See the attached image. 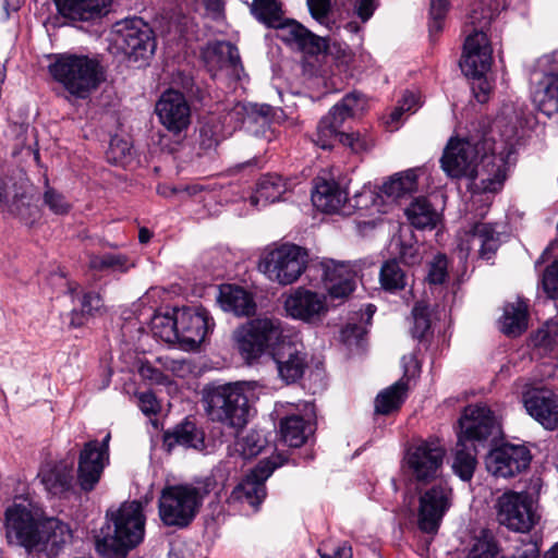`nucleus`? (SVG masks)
Here are the masks:
<instances>
[{"label": "nucleus", "instance_id": "nucleus-30", "mask_svg": "<svg viewBox=\"0 0 558 558\" xmlns=\"http://www.w3.org/2000/svg\"><path fill=\"white\" fill-rule=\"evenodd\" d=\"M536 109L547 117L558 113V73H548L537 83L532 94Z\"/></svg>", "mask_w": 558, "mask_h": 558}, {"label": "nucleus", "instance_id": "nucleus-27", "mask_svg": "<svg viewBox=\"0 0 558 558\" xmlns=\"http://www.w3.org/2000/svg\"><path fill=\"white\" fill-rule=\"evenodd\" d=\"M40 546L36 551H44L49 557L58 555L72 538L69 525L57 518L43 519Z\"/></svg>", "mask_w": 558, "mask_h": 558}, {"label": "nucleus", "instance_id": "nucleus-16", "mask_svg": "<svg viewBox=\"0 0 558 558\" xmlns=\"http://www.w3.org/2000/svg\"><path fill=\"white\" fill-rule=\"evenodd\" d=\"M281 464L279 456L259 461L255 469L233 488L230 499L257 509L266 497V480Z\"/></svg>", "mask_w": 558, "mask_h": 558}, {"label": "nucleus", "instance_id": "nucleus-19", "mask_svg": "<svg viewBox=\"0 0 558 558\" xmlns=\"http://www.w3.org/2000/svg\"><path fill=\"white\" fill-rule=\"evenodd\" d=\"M98 448V440L93 439L84 444L78 454L77 484L86 493L95 488L109 464V453Z\"/></svg>", "mask_w": 558, "mask_h": 558}, {"label": "nucleus", "instance_id": "nucleus-54", "mask_svg": "<svg viewBox=\"0 0 558 558\" xmlns=\"http://www.w3.org/2000/svg\"><path fill=\"white\" fill-rule=\"evenodd\" d=\"M412 335L416 339H422L430 328L428 307L424 303H416L412 310Z\"/></svg>", "mask_w": 558, "mask_h": 558}, {"label": "nucleus", "instance_id": "nucleus-44", "mask_svg": "<svg viewBox=\"0 0 558 558\" xmlns=\"http://www.w3.org/2000/svg\"><path fill=\"white\" fill-rule=\"evenodd\" d=\"M408 277L396 259L385 262L380 267L379 282L381 288L390 293H396L405 288Z\"/></svg>", "mask_w": 558, "mask_h": 558}, {"label": "nucleus", "instance_id": "nucleus-42", "mask_svg": "<svg viewBox=\"0 0 558 558\" xmlns=\"http://www.w3.org/2000/svg\"><path fill=\"white\" fill-rule=\"evenodd\" d=\"M289 40L295 44L296 48L307 54H317L325 48V40L310 32L303 25L292 22L288 25Z\"/></svg>", "mask_w": 558, "mask_h": 558}, {"label": "nucleus", "instance_id": "nucleus-31", "mask_svg": "<svg viewBox=\"0 0 558 558\" xmlns=\"http://www.w3.org/2000/svg\"><path fill=\"white\" fill-rule=\"evenodd\" d=\"M218 301L225 311L233 312L238 316H250L255 313L256 305L252 295L241 287H221Z\"/></svg>", "mask_w": 558, "mask_h": 558}, {"label": "nucleus", "instance_id": "nucleus-34", "mask_svg": "<svg viewBox=\"0 0 558 558\" xmlns=\"http://www.w3.org/2000/svg\"><path fill=\"white\" fill-rule=\"evenodd\" d=\"M486 1L487 0H478L472 4L466 17V27H470V29H468L470 33L466 36L464 44L470 38L483 36L486 45L490 46L485 31L489 27L495 16V12L497 11V7L493 9Z\"/></svg>", "mask_w": 558, "mask_h": 558}, {"label": "nucleus", "instance_id": "nucleus-1", "mask_svg": "<svg viewBox=\"0 0 558 558\" xmlns=\"http://www.w3.org/2000/svg\"><path fill=\"white\" fill-rule=\"evenodd\" d=\"M523 107L519 102L504 106L494 123L499 143L488 137L477 142L450 138L440 158L445 173L451 179L466 178L477 192L499 191L507 177V159L519 140V129L527 122Z\"/></svg>", "mask_w": 558, "mask_h": 558}, {"label": "nucleus", "instance_id": "nucleus-15", "mask_svg": "<svg viewBox=\"0 0 558 558\" xmlns=\"http://www.w3.org/2000/svg\"><path fill=\"white\" fill-rule=\"evenodd\" d=\"M532 454L526 446L504 442L486 457L487 471L495 477L511 478L526 470Z\"/></svg>", "mask_w": 558, "mask_h": 558}, {"label": "nucleus", "instance_id": "nucleus-59", "mask_svg": "<svg viewBox=\"0 0 558 558\" xmlns=\"http://www.w3.org/2000/svg\"><path fill=\"white\" fill-rule=\"evenodd\" d=\"M158 362L162 364L165 369L171 372L174 376L185 378L192 373V365L185 360H174L170 357H159Z\"/></svg>", "mask_w": 558, "mask_h": 558}, {"label": "nucleus", "instance_id": "nucleus-7", "mask_svg": "<svg viewBox=\"0 0 558 558\" xmlns=\"http://www.w3.org/2000/svg\"><path fill=\"white\" fill-rule=\"evenodd\" d=\"M111 36L116 48L131 63L146 64L156 51L155 33L142 17L117 21L111 27Z\"/></svg>", "mask_w": 558, "mask_h": 558}, {"label": "nucleus", "instance_id": "nucleus-33", "mask_svg": "<svg viewBox=\"0 0 558 558\" xmlns=\"http://www.w3.org/2000/svg\"><path fill=\"white\" fill-rule=\"evenodd\" d=\"M233 339L241 357L250 365L266 353L251 320L234 331Z\"/></svg>", "mask_w": 558, "mask_h": 558}, {"label": "nucleus", "instance_id": "nucleus-5", "mask_svg": "<svg viewBox=\"0 0 558 558\" xmlns=\"http://www.w3.org/2000/svg\"><path fill=\"white\" fill-rule=\"evenodd\" d=\"M48 72L71 97L82 100L87 99L105 81L99 60L86 54H56L48 65Z\"/></svg>", "mask_w": 558, "mask_h": 558}, {"label": "nucleus", "instance_id": "nucleus-56", "mask_svg": "<svg viewBox=\"0 0 558 558\" xmlns=\"http://www.w3.org/2000/svg\"><path fill=\"white\" fill-rule=\"evenodd\" d=\"M448 278V259L445 255L438 254L429 264L427 281L430 284H442Z\"/></svg>", "mask_w": 558, "mask_h": 558}, {"label": "nucleus", "instance_id": "nucleus-53", "mask_svg": "<svg viewBox=\"0 0 558 558\" xmlns=\"http://www.w3.org/2000/svg\"><path fill=\"white\" fill-rule=\"evenodd\" d=\"M267 445V439L259 430H250L239 442L244 458H253L259 454Z\"/></svg>", "mask_w": 558, "mask_h": 558}, {"label": "nucleus", "instance_id": "nucleus-6", "mask_svg": "<svg viewBox=\"0 0 558 558\" xmlns=\"http://www.w3.org/2000/svg\"><path fill=\"white\" fill-rule=\"evenodd\" d=\"M361 95L356 92L347 94L324 116L316 129L314 143L323 149H330L337 142L348 146L354 153L368 150L373 146L372 140L360 133L341 132L343 122L354 114Z\"/></svg>", "mask_w": 558, "mask_h": 558}, {"label": "nucleus", "instance_id": "nucleus-49", "mask_svg": "<svg viewBox=\"0 0 558 558\" xmlns=\"http://www.w3.org/2000/svg\"><path fill=\"white\" fill-rule=\"evenodd\" d=\"M272 116V107L269 105H257V104H242L238 102L233 106L231 111L229 112V117L231 119H236L238 121L244 122L246 119L258 122V119H262L263 122L269 121Z\"/></svg>", "mask_w": 558, "mask_h": 558}, {"label": "nucleus", "instance_id": "nucleus-3", "mask_svg": "<svg viewBox=\"0 0 558 558\" xmlns=\"http://www.w3.org/2000/svg\"><path fill=\"white\" fill-rule=\"evenodd\" d=\"M107 517H110L111 524L107 526V534L96 538V550L104 558H125L128 551L144 539L143 506L137 500L123 502Z\"/></svg>", "mask_w": 558, "mask_h": 558}, {"label": "nucleus", "instance_id": "nucleus-14", "mask_svg": "<svg viewBox=\"0 0 558 558\" xmlns=\"http://www.w3.org/2000/svg\"><path fill=\"white\" fill-rule=\"evenodd\" d=\"M537 519L534 502L527 493L507 492L497 500V520L509 530L526 533Z\"/></svg>", "mask_w": 558, "mask_h": 558}, {"label": "nucleus", "instance_id": "nucleus-58", "mask_svg": "<svg viewBox=\"0 0 558 558\" xmlns=\"http://www.w3.org/2000/svg\"><path fill=\"white\" fill-rule=\"evenodd\" d=\"M138 374L150 385L168 386L172 383L168 375L149 363H143L138 368Z\"/></svg>", "mask_w": 558, "mask_h": 558}, {"label": "nucleus", "instance_id": "nucleus-36", "mask_svg": "<svg viewBox=\"0 0 558 558\" xmlns=\"http://www.w3.org/2000/svg\"><path fill=\"white\" fill-rule=\"evenodd\" d=\"M408 389V380L401 378L381 390L374 401L375 412L381 415H389L399 411L407 399Z\"/></svg>", "mask_w": 558, "mask_h": 558}, {"label": "nucleus", "instance_id": "nucleus-62", "mask_svg": "<svg viewBox=\"0 0 558 558\" xmlns=\"http://www.w3.org/2000/svg\"><path fill=\"white\" fill-rule=\"evenodd\" d=\"M137 399L138 407L145 415H155L160 411V404L151 391L140 392Z\"/></svg>", "mask_w": 558, "mask_h": 558}, {"label": "nucleus", "instance_id": "nucleus-9", "mask_svg": "<svg viewBox=\"0 0 558 558\" xmlns=\"http://www.w3.org/2000/svg\"><path fill=\"white\" fill-rule=\"evenodd\" d=\"M492 46H487L485 38H470L463 46V59L460 62L462 72L472 77L471 89L480 104H485L492 90V84L485 76L493 62Z\"/></svg>", "mask_w": 558, "mask_h": 558}, {"label": "nucleus", "instance_id": "nucleus-23", "mask_svg": "<svg viewBox=\"0 0 558 558\" xmlns=\"http://www.w3.org/2000/svg\"><path fill=\"white\" fill-rule=\"evenodd\" d=\"M323 283L329 295L333 299L347 298L355 288V270L350 263L324 260Z\"/></svg>", "mask_w": 558, "mask_h": 558}, {"label": "nucleus", "instance_id": "nucleus-38", "mask_svg": "<svg viewBox=\"0 0 558 558\" xmlns=\"http://www.w3.org/2000/svg\"><path fill=\"white\" fill-rule=\"evenodd\" d=\"M477 450L478 446L458 438L454 448L452 470L454 474L464 482H468L473 477L477 464Z\"/></svg>", "mask_w": 558, "mask_h": 558}, {"label": "nucleus", "instance_id": "nucleus-26", "mask_svg": "<svg viewBox=\"0 0 558 558\" xmlns=\"http://www.w3.org/2000/svg\"><path fill=\"white\" fill-rule=\"evenodd\" d=\"M260 343L266 353L271 356L277 349H281L292 337L288 329L284 328L282 322L275 317H257L251 319Z\"/></svg>", "mask_w": 558, "mask_h": 558}, {"label": "nucleus", "instance_id": "nucleus-2", "mask_svg": "<svg viewBox=\"0 0 558 558\" xmlns=\"http://www.w3.org/2000/svg\"><path fill=\"white\" fill-rule=\"evenodd\" d=\"M218 478H223L220 470L192 483L166 485L158 499L161 522L178 529L189 526L199 512L205 497L217 488Z\"/></svg>", "mask_w": 558, "mask_h": 558}, {"label": "nucleus", "instance_id": "nucleus-25", "mask_svg": "<svg viewBox=\"0 0 558 558\" xmlns=\"http://www.w3.org/2000/svg\"><path fill=\"white\" fill-rule=\"evenodd\" d=\"M202 56L211 70L229 69L231 74L238 77L244 70L239 49L230 41L217 40L209 43L202 50Z\"/></svg>", "mask_w": 558, "mask_h": 558}, {"label": "nucleus", "instance_id": "nucleus-28", "mask_svg": "<svg viewBox=\"0 0 558 558\" xmlns=\"http://www.w3.org/2000/svg\"><path fill=\"white\" fill-rule=\"evenodd\" d=\"M408 222L416 230H434L441 222L442 215L425 196H418L405 207Z\"/></svg>", "mask_w": 558, "mask_h": 558}, {"label": "nucleus", "instance_id": "nucleus-55", "mask_svg": "<svg viewBox=\"0 0 558 558\" xmlns=\"http://www.w3.org/2000/svg\"><path fill=\"white\" fill-rule=\"evenodd\" d=\"M449 9L448 0H430L429 3V32L438 33L442 29V22Z\"/></svg>", "mask_w": 558, "mask_h": 558}, {"label": "nucleus", "instance_id": "nucleus-41", "mask_svg": "<svg viewBox=\"0 0 558 558\" xmlns=\"http://www.w3.org/2000/svg\"><path fill=\"white\" fill-rule=\"evenodd\" d=\"M417 190V175L415 170L410 169L392 175L381 186V193L392 201H397Z\"/></svg>", "mask_w": 558, "mask_h": 558}, {"label": "nucleus", "instance_id": "nucleus-29", "mask_svg": "<svg viewBox=\"0 0 558 558\" xmlns=\"http://www.w3.org/2000/svg\"><path fill=\"white\" fill-rule=\"evenodd\" d=\"M347 195L333 181L322 180L312 192L313 205L324 213H338L344 206Z\"/></svg>", "mask_w": 558, "mask_h": 558}, {"label": "nucleus", "instance_id": "nucleus-11", "mask_svg": "<svg viewBox=\"0 0 558 558\" xmlns=\"http://www.w3.org/2000/svg\"><path fill=\"white\" fill-rule=\"evenodd\" d=\"M307 253L301 246L284 244L270 251L259 263V269L282 286L296 281L306 268Z\"/></svg>", "mask_w": 558, "mask_h": 558}, {"label": "nucleus", "instance_id": "nucleus-63", "mask_svg": "<svg viewBox=\"0 0 558 558\" xmlns=\"http://www.w3.org/2000/svg\"><path fill=\"white\" fill-rule=\"evenodd\" d=\"M366 333V327L364 325L348 323L341 331L342 339L345 343L356 344L363 339Z\"/></svg>", "mask_w": 558, "mask_h": 558}, {"label": "nucleus", "instance_id": "nucleus-21", "mask_svg": "<svg viewBox=\"0 0 558 558\" xmlns=\"http://www.w3.org/2000/svg\"><path fill=\"white\" fill-rule=\"evenodd\" d=\"M527 413L546 429L558 426V397L548 389H530L522 396Z\"/></svg>", "mask_w": 558, "mask_h": 558}, {"label": "nucleus", "instance_id": "nucleus-37", "mask_svg": "<svg viewBox=\"0 0 558 558\" xmlns=\"http://www.w3.org/2000/svg\"><path fill=\"white\" fill-rule=\"evenodd\" d=\"M286 191V182L280 175H263L257 182L255 193L251 196V203L255 206H266L280 201Z\"/></svg>", "mask_w": 558, "mask_h": 558}, {"label": "nucleus", "instance_id": "nucleus-52", "mask_svg": "<svg viewBox=\"0 0 558 558\" xmlns=\"http://www.w3.org/2000/svg\"><path fill=\"white\" fill-rule=\"evenodd\" d=\"M221 141V129L218 124L207 121L199 128L198 145L204 153L215 150Z\"/></svg>", "mask_w": 558, "mask_h": 558}, {"label": "nucleus", "instance_id": "nucleus-22", "mask_svg": "<svg viewBox=\"0 0 558 558\" xmlns=\"http://www.w3.org/2000/svg\"><path fill=\"white\" fill-rule=\"evenodd\" d=\"M271 357L277 365L279 378L287 385L299 381L307 368V355L292 338L281 349H277Z\"/></svg>", "mask_w": 558, "mask_h": 558}, {"label": "nucleus", "instance_id": "nucleus-64", "mask_svg": "<svg viewBox=\"0 0 558 558\" xmlns=\"http://www.w3.org/2000/svg\"><path fill=\"white\" fill-rule=\"evenodd\" d=\"M377 8V0H355L354 12L363 23L367 22Z\"/></svg>", "mask_w": 558, "mask_h": 558}, {"label": "nucleus", "instance_id": "nucleus-60", "mask_svg": "<svg viewBox=\"0 0 558 558\" xmlns=\"http://www.w3.org/2000/svg\"><path fill=\"white\" fill-rule=\"evenodd\" d=\"M335 1L336 0H307L311 15L319 23H324L331 12Z\"/></svg>", "mask_w": 558, "mask_h": 558}, {"label": "nucleus", "instance_id": "nucleus-46", "mask_svg": "<svg viewBox=\"0 0 558 558\" xmlns=\"http://www.w3.org/2000/svg\"><path fill=\"white\" fill-rule=\"evenodd\" d=\"M104 307V302L99 293L89 291L85 292L81 299V310L71 311L70 326L81 327L85 324L86 317L93 316L100 312Z\"/></svg>", "mask_w": 558, "mask_h": 558}, {"label": "nucleus", "instance_id": "nucleus-24", "mask_svg": "<svg viewBox=\"0 0 558 558\" xmlns=\"http://www.w3.org/2000/svg\"><path fill=\"white\" fill-rule=\"evenodd\" d=\"M57 11L73 22L95 23L111 10L112 0H53Z\"/></svg>", "mask_w": 558, "mask_h": 558}, {"label": "nucleus", "instance_id": "nucleus-51", "mask_svg": "<svg viewBox=\"0 0 558 558\" xmlns=\"http://www.w3.org/2000/svg\"><path fill=\"white\" fill-rule=\"evenodd\" d=\"M43 205L46 206L54 215H65L71 209V205L64 195L50 186L48 179L45 180Z\"/></svg>", "mask_w": 558, "mask_h": 558}, {"label": "nucleus", "instance_id": "nucleus-61", "mask_svg": "<svg viewBox=\"0 0 558 558\" xmlns=\"http://www.w3.org/2000/svg\"><path fill=\"white\" fill-rule=\"evenodd\" d=\"M24 196L21 198L14 199L9 205V210L20 217L24 221H28L32 218H35L38 214V208L36 206H31L29 203H25Z\"/></svg>", "mask_w": 558, "mask_h": 558}, {"label": "nucleus", "instance_id": "nucleus-47", "mask_svg": "<svg viewBox=\"0 0 558 558\" xmlns=\"http://www.w3.org/2000/svg\"><path fill=\"white\" fill-rule=\"evenodd\" d=\"M151 330L165 342H178L177 310L172 314H156L151 319Z\"/></svg>", "mask_w": 558, "mask_h": 558}, {"label": "nucleus", "instance_id": "nucleus-40", "mask_svg": "<svg viewBox=\"0 0 558 558\" xmlns=\"http://www.w3.org/2000/svg\"><path fill=\"white\" fill-rule=\"evenodd\" d=\"M310 433V424L300 415H290L280 422L281 439L290 447H301Z\"/></svg>", "mask_w": 558, "mask_h": 558}, {"label": "nucleus", "instance_id": "nucleus-10", "mask_svg": "<svg viewBox=\"0 0 558 558\" xmlns=\"http://www.w3.org/2000/svg\"><path fill=\"white\" fill-rule=\"evenodd\" d=\"M458 438L478 447L501 435V425L492 409L484 403L469 404L459 418Z\"/></svg>", "mask_w": 558, "mask_h": 558}, {"label": "nucleus", "instance_id": "nucleus-4", "mask_svg": "<svg viewBox=\"0 0 558 558\" xmlns=\"http://www.w3.org/2000/svg\"><path fill=\"white\" fill-rule=\"evenodd\" d=\"M246 381L208 385L203 390V403L210 421L232 428L236 434L248 423L250 395Z\"/></svg>", "mask_w": 558, "mask_h": 558}, {"label": "nucleus", "instance_id": "nucleus-45", "mask_svg": "<svg viewBox=\"0 0 558 558\" xmlns=\"http://www.w3.org/2000/svg\"><path fill=\"white\" fill-rule=\"evenodd\" d=\"M88 267L95 271H119L126 272L133 264L124 254L105 253L90 254L88 256Z\"/></svg>", "mask_w": 558, "mask_h": 558}, {"label": "nucleus", "instance_id": "nucleus-32", "mask_svg": "<svg viewBox=\"0 0 558 558\" xmlns=\"http://www.w3.org/2000/svg\"><path fill=\"white\" fill-rule=\"evenodd\" d=\"M204 439V432L189 418L178 424L172 430L166 432L163 436V442L169 449L180 445L201 450L205 447Z\"/></svg>", "mask_w": 558, "mask_h": 558}, {"label": "nucleus", "instance_id": "nucleus-48", "mask_svg": "<svg viewBox=\"0 0 558 558\" xmlns=\"http://www.w3.org/2000/svg\"><path fill=\"white\" fill-rule=\"evenodd\" d=\"M466 558H502L492 531L482 530L480 532Z\"/></svg>", "mask_w": 558, "mask_h": 558}, {"label": "nucleus", "instance_id": "nucleus-20", "mask_svg": "<svg viewBox=\"0 0 558 558\" xmlns=\"http://www.w3.org/2000/svg\"><path fill=\"white\" fill-rule=\"evenodd\" d=\"M284 310L294 319L314 323L322 320L328 307L325 295L299 288L286 298Z\"/></svg>", "mask_w": 558, "mask_h": 558}, {"label": "nucleus", "instance_id": "nucleus-50", "mask_svg": "<svg viewBox=\"0 0 558 558\" xmlns=\"http://www.w3.org/2000/svg\"><path fill=\"white\" fill-rule=\"evenodd\" d=\"M252 13L268 27H278L281 8L279 0H253Z\"/></svg>", "mask_w": 558, "mask_h": 558}, {"label": "nucleus", "instance_id": "nucleus-12", "mask_svg": "<svg viewBox=\"0 0 558 558\" xmlns=\"http://www.w3.org/2000/svg\"><path fill=\"white\" fill-rule=\"evenodd\" d=\"M43 519L21 504H14L5 510V537L10 545H16L26 551H36L40 546Z\"/></svg>", "mask_w": 558, "mask_h": 558}, {"label": "nucleus", "instance_id": "nucleus-39", "mask_svg": "<svg viewBox=\"0 0 558 558\" xmlns=\"http://www.w3.org/2000/svg\"><path fill=\"white\" fill-rule=\"evenodd\" d=\"M39 476L45 488L52 495H61L73 487L74 476L72 466H68L64 463L43 470Z\"/></svg>", "mask_w": 558, "mask_h": 558}, {"label": "nucleus", "instance_id": "nucleus-43", "mask_svg": "<svg viewBox=\"0 0 558 558\" xmlns=\"http://www.w3.org/2000/svg\"><path fill=\"white\" fill-rule=\"evenodd\" d=\"M527 327V306L524 302L508 304L502 316V331L508 336H519Z\"/></svg>", "mask_w": 558, "mask_h": 558}, {"label": "nucleus", "instance_id": "nucleus-18", "mask_svg": "<svg viewBox=\"0 0 558 558\" xmlns=\"http://www.w3.org/2000/svg\"><path fill=\"white\" fill-rule=\"evenodd\" d=\"M160 123L174 134L187 129L191 109L184 95L172 88L165 90L155 106Z\"/></svg>", "mask_w": 558, "mask_h": 558}, {"label": "nucleus", "instance_id": "nucleus-13", "mask_svg": "<svg viewBox=\"0 0 558 558\" xmlns=\"http://www.w3.org/2000/svg\"><path fill=\"white\" fill-rule=\"evenodd\" d=\"M446 450L437 439L422 440L407 453V464L416 485L436 482L439 477Z\"/></svg>", "mask_w": 558, "mask_h": 558}, {"label": "nucleus", "instance_id": "nucleus-57", "mask_svg": "<svg viewBox=\"0 0 558 558\" xmlns=\"http://www.w3.org/2000/svg\"><path fill=\"white\" fill-rule=\"evenodd\" d=\"M542 287L550 299H558V259L545 268L542 277Z\"/></svg>", "mask_w": 558, "mask_h": 558}, {"label": "nucleus", "instance_id": "nucleus-17", "mask_svg": "<svg viewBox=\"0 0 558 558\" xmlns=\"http://www.w3.org/2000/svg\"><path fill=\"white\" fill-rule=\"evenodd\" d=\"M178 342L194 350L213 330L215 323L209 312L202 307L177 308Z\"/></svg>", "mask_w": 558, "mask_h": 558}, {"label": "nucleus", "instance_id": "nucleus-35", "mask_svg": "<svg viewBox=\"0 0 558 558\" xmlns=\"http://www.w3.org/2000/svg\"><path fill=\"white\" fill-rule=\"evenodd\" d=\"M472 243L477 244L478 255L482 259L489 260L500 246L499 232L495 226L488 222H476L469 232Z\"/></svg>", "mask_w": 558, "mask_h": 558}, {"label": "nucleus", "instance_id": "nucleus-8", "mask_svg": "<svg viewBox=\"0 0 558 558\" xmlns=\"http://www.w3.org/2000/svg\"><path fill=\"white\" fill-rule=\"evenodd\" d=\"M418 507L416 524L421 532L437 534L445 514L452 506V488L446 481L416 485Z\"/></svg>", "mask_w": 558, "mask_h": 558}]
</instances>
